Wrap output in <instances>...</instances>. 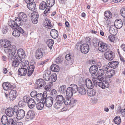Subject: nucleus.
<instances>
[{"label":"nucleus","mask_w":125,"mask_h":125,"mask_svg":"<svg viewBox=\"0 0 125 125\" xmlns=\"http://www.w3.org/2000/svg\"><path fill=\"white\" fill-rule=\"evenodd\" d=\"M70 87L66 90V96L71 98L73 96V94L76 93L77 91V86L74 84H71Z\"/></svg>","instance_id":"obj_1"},{"label":"nucleus","mask_w":125,"mask_h":125,"mask_svg":"<svg viewBox=\"0 0 125 125\" xmlns=\"http://www.w3.org/2000/svg\"><path fill=\"white\" fill-rule=\"evenodd\" d=\"M64 102L63 96L61 95H58L56 98L55 102L53 104V107L55 109H58L62 107Z\"/></svg>","instance_id":"obj_2"},{"label":"nucleus","mask_w":125,"mask_h":125,"mask_svg":"<svg viewBox=\"0 0 125 125\" xmlns=\"http://www.w3.org/2000/svg\"><path fill=\"white\" fill-rule=\"evenodd\" d=\"M27 18L26 14L23 12L20 13L18 15V17L16 18V23L18 25H21L22 21H26Z\"/></svg>","instance_id":"obj_3"},{"label":"nucleus","mask_w":125,"mask_h":125,"mask_svg":"<svg viewBox=\"0 0 125 125\" xmlns=\"http://www.w3.org/2000/svg\"><path fill=\"white\" fill-rule=\"evenodd\" d=\"M15 111H16L15 116L18 119L20 120L23 119L25 115V112L24 110L22 109H19L18 106L17 105H16Z\"/></svg>","instance_id":"obj_4"},{"label":"nucleus","mask_w":125,"mask_h":125,"mask_svg":"<svg viewBox=\"0 0 125 125\" xmlns=\"http://www.w3.org/2000/svg\"><path fill=\"white\" fill-rule=\"evenodd\" d=\"M92 79L93 82V83L94 84V85L97 86H98L103 89H105V87H109V84L106 82H98L97 81V79L93 78Z\"/></svg>","instance_id":"obj_5"},{"label":"nucleus","mask_w":125,"mask_h":125,"mask_svg":"<svg viewBox=\"0 0 125 125\" xmlns=\"http://www.w3.org/2000/svg\"><path fill=\"white\" fill-rule=\"evenodd\" d=\"M16 105H15L13 108H8L5 110V112L6 115L10 117H11L13 116H15Z\"/></svg>","instance_id":"obj_6"},{"label":"nucleus","mask_w":125,"mask_h":125,"mask_svg":"<svg viewBox=\"0 0 125 125\" xmlns=\"http://www.w3.org/2000/svg\"><path fill=\"white\" fill-rule=\"evenodd\" d=\"M47 53L45 50L42 48H39L36 51L35 55L36 58L37 59H39L42 56L46 55Z\"/></svg>","instance_id":"obj_7"},{"label":"nucleus","mask_w":125,"mask_h":125,"mask_svg":"<svg viewBox=\"0 0 125 125\" xmlns=\"http://www.w3.org/2000/svg\"><path fill=\"white\" fill-rule=\"evenodd\" d=\"M14 29L12 34L14 36L18 37L20 36L21 33L23 34L24 33V30L19 26L16 27Z\"/></svg>","instance_id":"obj_8"},{"label":"nucleus","mask_w":125,"mask_h":125,"mask_svg":"<svg viewBox=\"0 0 125 125\" xmlns=\"http://www.w3.org/2000/svg\"><path fill=\"white\" fill-rule=\"evenodd\" d=\"M54 99L52 97H48L46 98L44 100H43L42 102L44 103L45 106L48 107H51L53 103Z\"/></svg>","instance_id":"obj_9"},{"label":"nucleus","mask_w":125,"mask_h":125,"mask_svg":"<svg viewBox=\"0 0 125 125\" xmlns=\"http://www.w3.org/2000/svg\"><path fill=\"white\" fill-rule=\"evenodd\" d=\"M18 56H15V57L21 60H24V59L25 57L26 54L24 50L22 49L18 50L17 52Z\"/></svg>","instance_id":"obj_10"},{"label":"nucleus","mask_w":125,"mask_h":125,"mask_svg":"<svg viewBox=\"0 0 125 125\" xmlns=\"http://www.w3.org/2000/svg\"><path fill=\"white\" fill-rule=\"evenodd\" d=\"M99 50L102 52H104L108 49V46L106 43L102 42H101L100 44L98 45Z\"/></svg>","instance_id":"obj_11"},{"label":"nucleus","mask_w":125,"mask_h":125,"mask_svg":"<svg viewBox=\"0 0 125 125\" xmlns=\"http://www.w3.org/2000/svg\"><path fill=\"white\" fill-rule=\"evenodd\" d=\"M39 16L38 13L36 11H33L31 13V18L33 23L36 24L37 23Z\"/></svg>","instance_id":"obj_12"},{"label":"nucleus","mask_w":125,"mask_h":125,"mask_svg":"<svg viewBox=\"0 0 125 125\" xmlns=\"http://www.w3.org/2000/svg\"><path fill=\"white\" fill-rule=\"evenodd\" d=\"M105 57V59L109 61L113 60L115 57L114 52L112 51H109L104 54Z\"/></svg>","instance_id":"obj_13"},{"label":"nucleus","mask_w":125,"mask_h":125,"mask_svg":"<svg viewBox=\"0 0 125 125\" xmlns=\"http://www.w3.org/2000/svg\"><path fill=\"white\" fill-rule=\"evenodd\" d=\"M35 114L33 111L30 110L27 113L25 117V119L27 121L32 120L35 117Z\"/></svg>","instance_id":"obj_14"},{"label":"nucleus","mask_w":125,"mask_h":125,"mask_svg":"<svg viewBox=\"0 0 125 125\" xmlns=\"http://www.w3.org/2000/svg\"><path fill=\"white\" fill-rule=\"evenodd\" d=\"M80 47V50L83 53H87L89 50V46L85 43L83 44Z\"/></svg>","instance_id":"obj_15"},{"label":"nucleus","mask_w":125,"mask_h":125,"mask_svg":"<svg viewBox=\"0 0 125 125\" xmlns=\"http://www.w3.org/2000/svg\"><path fill=\"white\" fill-rule=\"evenodd\" d=\"M98 70V67L96 65L91 66L89 69L90 73L93 78H94L96 74V72Z\"/></svg>","instance_id":"obj_16"},{"label":"nucleus","mask_w":125,"mask_h":125,"mask_svg":"<svg viewBox=\"0 0 125 125\" xmlns=\"http://www.w3.org/2000/svg\"><path fill=\"white\" fill-rule=\"evenodd\" d=\"M4 51L6 53L15 54L16 51V47L14 45H11L8 48L5 49Z\"/></svg>","instance_id":"obj_17"},{"label":"nucleus","mask_w":125,"mask_h":125,"mask_svg":"<svg viewBox=\"0 0 125 125\" xmlns=\"http://www.w3.org/2000/svg\"><path fill=\"white\" fill-rule=\"evenodd\" d=\"M36 84L38 88H41L44 87L46 85V82L43 79H40L36 81Z\"/></svg>","instance_id":"obj_18"},{"label":"nucleus","mask_w":125,"mask_h":125,"mask_svg":"<svg viewBox=\"0 0 125 125\" xmlns=\"http://www.w3.org/2000/svg\"><path fill=\"white\" fill-rule=\"evenodd\" d=\"M15 57H14V60H13L12 62V66L14 67H17L18 66L20 63H22L24 60H21V59H19Z\"/></svg>","instance_id":"obj_19"},{"label":"nucleus","mask_w":125,"mask_h":125,"mask_svg":"<svg viewBox=\"0 0 125 125\" xmlns=\"http://www.w3.org/2000/svg\"><path fill=\"white\" fill-rule=\"evenodd\" d=\"M104 73V72L103 70L101 69L98 70L96 73L95 76L94 78L97 77V79H98L100 81H101L102 78H100Z\"/></svg>","instance_id":"obj_20"},{"label":"nucleus","mask_w":125,"mask_h":125,"mask_svg":"<svg viewBox=\"0 0 125 125\" xmlns=\"http://www.w3.org/2000/svg\"><path fill=\"white\" fill-rule=\"evenodd\" d=\"M85 83L87 88L89 89H92L94 86V84L93 83L92 81L88 78L85 80Z\"/></svg>","instance_id":"obj_21"},{"label":"nucleus","mask_w":125,"mask_h":125,"mask_svg":"<svg viewBox=\"0 0 125 125\" xmlns=\"http://www.w3.org/2000/svg\"><path fill=\"white\" fill-rule=\"evenodd\" d=\"M123 24L122 21L120 19H117L114 22V26L117 29L121 28Z\"/></svg>","instance_id":"obj_22"},{"label":"nucleus","mask_w":125,"mask_h":125,"mask_svg":"<svg viewBox=\"0 0 125 125\" xmlns=\"http://www.w3.org/2000/svg\"><path fill=\"white\" fill-rule=\"evenodd\" d=\"M17 95V92L16 91L11 90L10 92L9 96L10 100H13L15 99Z\"/></svg>","instance_id":"obj_23"},{"label":"nucleus","mask_w":125,"mask_h":125,"mask_svg":"<svg viewBox=\"0 0 125 125\" xmlns=\"http://www.w3.org/2000/svg\"><path fill=\"white\" fill-rule=\"evenodd\" d=\"M2 86L4 89L6 90H12L14 87L10 83H4L2 84Z\"/></svg>","instance_id":"obj_24"},{"label":"nucleus","mask_w":125,"mask_h":125,"mask_svg":"<svg viewBox=\"0 0 125 125\" xmlns=\"http://www.w3.org/2000/svg\"><path fill=\"white\" fill-rule=\"evenodd\" d=\"M27 103L28 107L31 109L33 108L36 105L35 102L34 100L32 98L29 99Z\"/></svg>","instance_id":"obj_25"},{"label":"nucleus","mask_w":125,"mask_h":125,"mask_svg":"<svg viewBox=\"0 0 125 125\" xmlns=\"http://www.w3.org/2000/svg\"><path fill=\"white\" fill-rule=\"evenodd\" d=\"M15 19V21L13 20H11L9 21L8 24L9 26L13 29H14L16 27H17L19 26L17 25L16 23Z\"/></svg>","instance_id":"obj_26"},{"label":"nucleus","mask_w":125,"mask_h":125,"mask_svg":"<svg viewBox=\"0 0 125 125\" xmlns=\"http://www.w3.org/2000/svg\"><path fill=\"white\" fill-rule=\"evenodd\" d=\"M52 37L54 39L57 38L58 36V32L57 30L55 29H52L50 33Z\"/></svg>","instance_id":"obj_27"},{"label":"nucleus","mask_w":125,"mask_h":125,"mask_svg":"<svg viewBox=\"0 0 125 125\" xmlns=\"http://www.w3.org/2000/svg\"><path fill=\"white\" fill-rule=\"evenodd\" d=\"M115 27L113 26H111L109 29V32L111 34L116 35L118 31Z\"/></svg>","instance_id":"obj_28"},{"label":"nucleus","mask_w":125,"mask_h":125,"mask_svg":"<svg viewBox=\"0 0 125 125\" xmlns=\"http://www.w3.org/2000/svg\"><path fill=\"white\" fill-rule=\"evenodd\" d=\"M92 41L93 46L95 48L98 47V45L99 44H100L101 42L97 38L94 37L93 38Z\"/></svg>","instance_id":"obj_29"},{"label":"nucleus","mask_w":125,"mask_h":125,"mask_svg":"<svg viewBox=\"0 0 125 125\" xmlns=\"http://www.w3.org/2000/svg\"><path fill=\"white\" fill-rule=\"evenodd\" d=\"M77 91L79 94L82 95H84L86 93V90L85 88L83 86L79 87L77 88Z\"/></svg>","instance_id":"obj_30"},{"label":"nucleus","mask_w":125,"mask_h":125,"mask_svg":"<svg viewBox=\"0 0 125 125\" xmlns=\"http://www.w3.org/2000/svg\"><path fill=\"white\" fill-rule=\"evenodd\" d=\"M66 85H62L59 87L58 92L61 94H64L66 92Z\"/></svg>","instance_id":"obj_31"},{"label":"nucleus","mask_w":125,"mask_h":125,"mask_svg":"<svg viewBox=\"0 0 125 125\" xmlns=\"http://www.w3.org/2000/svg\"><path fill=\"white\" fill-rule=\"evenodd\" d=\"M57 75L55 73H53L50 76L49 81L51 82L50 83L51 84H53V82H55L57 79Z\"/></svg>","instance_id":"obj_32"},{"label":"nucleus","mask_w":125,"mask_h":125,"mask_svg":"<svg viewBox=\"0 0 125 125\" xmlns=\"http://www.w3.org/2000/svg\"><path fill=\"white\" fill-rule=\"evenodd\" d=\"M35 66L34 65H30L28 69L27 75L29 76H30L32 74L34 71Z\"/></svg>","instance_id":"obj_33"},{"label":"nucleus","mask_w":125,"mask_h":125,"mask_svg":"<svg viewBox=\"0 0 125 125\" xmlns=\"http://www.w3.org/2000/svg\"><path fill=\"white\" fill-rule=\"evenodd\" d=\"M27 7L30 10L33 11L35 10L36 5L34 2H32L27 5Z\"/></svg>","instance_id":"obj_34"},{"label":"nucleus","mask_w":125,"mask_h":125,"mask_svg":"<svg viewBox=\"0 0 125 125\" xmlns=\"http://www.w3.org/2000/svg\"><path fill=\"white\" fill-rule=\"evenodd\" d=\"M108 64L111 68L114 69L118 67L119 62L117 61H114L109 62Z\"/></svg>","instance_id":"obj_35"},{"label":"nucleus","mask_w":125,"mask_h":125,"mask_svg":"<svg viewBox=\"0 0 125 125\" xmlns=\"http://www.w3.org/2000/svg\"><path fill=\"white\" fill-rule=\"evenodd\" d=\"M50 69L54 72H58L60 70L59 67L55 64H52L50 67Z\"/></svg>","instance_id":"obj_36"},{"label":"nucleus","mask_w":125,"mask_h":125,"mask_svg":"<svg viewBox=\"0 0 125 125\" xmlns=\"http://www.w3.org/2000/svg\"><path fill=\"white\" fill-rule=\"evenodd\" d=\"M27 73V71H26L22 68L21 67L18 70V74L21 76H25L26 75Z\"/></svg>","instance_id":"obj_37"},{"label":"nucleus","mask_w":125,"mask_h":125,"mask_svg":"<svg viewBox=\"0 0 125 125\" xmlns=\"http://www.w3.org/2000/svg\"><path fill=\"white\" fill-rule=\"evenodd\" d=\"M1 121L2 123L4 125L7 124L8 121L7 115H4L1 118Z\"/></svg>","instance_id":"obj_38"},{"label":"nucleus","mask_w":125,"mask_h":125,"mask_svg":"<svg viewBox=\"0 0 125 125\" xmlns=\"http://www.w3.org/2000/svg\"><path fill=\"white\" fill-rule=\"evenodd\" d=\"M54 42V41L52 39H49L47 41V44L50 49H52Z\"/></svg>","instance_id":"obj_39"},{"label":"nucleus","mask_w":125,"mask_h":125,"mask_svg":"<svg viewBox=\"0 0 125 125\" xmlns=\"http://www.w3.org/2000/svg\"><path fill=\"white\" fill-rule=\"evenodd\" d=\"M50 72H48L47 73H45L43 75V77L44 79L46 81H49L50 77Z\"/></svg>","instance_id":"obj_40"},{"label":"nucleus","mask_w":125,"mask_h":125,"mask_svg":"<svg viewBox=\"0 0 125 125\" xmlns=\"http://www.w3.org/2000/svg\"><path fill=\"white\" fill-rule=\"evenodd\" d=\"M44 103L42 102H39L36 104V107L38 110H41L43 108Z\"/></svg>","instance_id":"obj_41"},{"label":"nucleus","mask_w":125,"mask_h":125,"mask_svg":"<svg viewBox=\"0 0 125 125\" xmlns=\"http://www.w3.org/2000/svg\"><path fill=\"white\" fill-rule=\"evenodd\" d=\"M47 7V4L44 1H42L40 4L39 5V9H40L43 10Z\"/></svg>","instance_id":"obj_42"},{"label":"nucleus","mask_w":125,"mask_h":125,"mask_svg":"<svg viewBox=\"0 0 125 125\" xmlns=\"http://www.w3.org/2000/svg\"><path fill=\"white\" fill-rule=\"evenodd\" d=\"M107 77L109 78H111L115 74V71L113 70H111L107 72Z\"/></svg>","instance_id":"obj_43"},{"label":"nucleus","mask_w":125,"mask_h":125,"mask_svg":"<svg viewBox=\"0 0 125 125\" xmlns=\"http://www.w3.org/2000/svg\"><path fill=\"white\" fill-rule=\"evenodd\" d=\"M113 121L115 123L119 125L121 122V120L120 116H116L113 120Z\"/></svg>","instance_id":"obj_44"},{"label":"nucleus","mask_w":125,"mask_h":125,"mask_svg":"<svg viewBox=\"0 0 125 125\" xmlns=\"http://www.w3.org/2000/svg\"><path fill=\"white\" fill-rule=\"evenodd\" d=\"M104 16L106 18L110 19L112 17V15L111 12L108 10L105 11L104 13Z\"/></svg>","instance_id":"obj_45"},{"label":"nucleus","mask_w":125,"mask_h":125,"mask_svg":"<svg viewBox=\"0 0 125 125\" xmlns=\"http://www.w3.org/2000/svg\"><path fill=\"white\" fill-rule=\"evenodd\" d=\"M35 97L36 100L38 101L43 100L42 94L41 93H37Z\"/></svg>","instance_id":"obj_46"},{"label":"nucleus","mask_w":125,"mask_h":125,"mask_svg":"<svg viewBox=\"0 0 125 125\" xmlns=\"http://www.w3.org/2000/svg\"><path fill=\"white\" fill-rule=\"evenodd\" d=\"M55 2V0H47V2L48 5L47 6V7H51L54 4Z\"/></svg>","instance_id":"obj_47"},{"label":"nucleus","mask_w":125,"mask_h":125,"mask_svg":"<svg viewBox=\"0 0 125 125\" xmlns=\"http://www.w3.org/2000/svg\"><path fill=\"white\" fill-rule=\"evenodd\" d=\"M71 98L67 96H65L64 102L66 105H68L70 104Z\"/></svg>","instance_id":"obj_48"},{"label":"nucleus","mask_w":125,"mask_h":125,"mask_svg":"<svg viewBox=\"0 0 125 125\" xmlns=\"http://www.w3.org/2000/svg\"><path fill=\"white\" fill-rule=\"evenodd\" d=\"M16 122L15 120L12 118L9 119L7 125H15Z\"/></svg>","instance_id":"obj_49"},{"label":"nucleus","mask_w":125,"mask_h":125,"mask_svg":"<svg viewBox=\"0 0 125 125\" xmlns=\"http://www.w3.org/2000/svg\"><path fill=\"white\" fill-rule=\"evenodd\" d=\"M95 91L93 89H91L89 91L87 92V94L89 96H93L95 94Z\"/></svg>","instance_id":"obj_50"},{"label":"nucleus","mask_w":125,"mask_h":125,"mask_svg":"<svg viewBox=\"0 0 125 125\" xmlns=\"http://www.w3.org/2000/svg\"><path fill=\"white\" fill-rule=\"evenodd\" d=\"M77 102V100L73 98L71 99L70 104L69 105H70L73 107L76 104Z\"/></svg>","instance_id":"obj_51"},{"label":"nucleus","mask_w":125,"mask_h":125,"mask_svg":"<svg viewBox=\"0 0 125 125\" xmlns=\"http://www.w3.org/2000/svg\"><path fill=\"white\" fill-rule=\"evenodd\" d=\"M115 35L111 34L108 36L109 40L111 42H114L115 41L116 38L115 37Z\"/></svg>","instance_id":"obj_52"},{"label":"nucleus","mask_w":125,"mask_h":125,"mask_svg":"<svg viewBox=\"0 0 125 125\" xmlns=\"http://www.w3.org/2000/svg\"><path fill=\"white\" fill-rule=\"evenodd\" d=\"M26 104L27 103L26 102L22 101H21L19 102L18 104L20 107H23L26 106Z\"/></svg>","instance_id":"obj_53"},{"label":"nucleus","mask_w":125,"mask_h":125,"mask_svg":"<svg viewBox=\"0 0 125 125\" xmlns=\"http://www.w3.org/2000/svg\"><path fill=\"white\" fill-rule=\"evenodd\" d=\"M52 84H51L50 83L48 85H47L44 87V89L46 91H49L51 89V86Z\"/></svg>","instance_id":"obj_54"},{"label":"nucleus","mask_w":125,"mask_h":125,"mask_svg":"<svg viewBox=\"0 0 125 125\" xmlns=\"http://www.w3.org/2000/svg\"><path fill=\"white\" fill-rule=\"evenodd\" d=\"M5 44V48H8L11 45V43L10 41L6 40V42Z\"/></svg>","instance_id":"obj_55"},{"label":"nucleus","mask_w":125,"mask_h":125,"mask_svg":"<svg viewBox=\"0 0 125 125\" xmlns=\"http://www.w3.org/2000/svg\"><path fill=\"white\" fill-rule=\"evenodd\" d=\"M5 42L6 40H5L3 39L0 40V45L1 47L5 48Z\"/></svg>","instance_id":"obj_56"},{"label":"nucleus","mask_w":125,"mask_h":125,"mask_svg":"<svg viewBox=\"0 0 125 125\" xmlns=\"http://www.w3.org/2000/svg\"><path fill=\"white\" fill-rule=\"evenodd\" d=\"M91 39L89 37H87L85 39V42L87 43L86 44L88 45L89 46H90L91 42Z\"/></svg>","instance_id":"obj_57"},{"label":"nucleus","mask_w":125,"mask_h":125,"mask_svg":"<svg viewBox=\"0 0 125 125\" xmlns=\"http://www.w3.org/2000/svg\"><path fill=\"white\" fill-rule=\"evenodd\" d=\"M120 14L121 15L125 18V8H122L120 10Z\"/></svg>","instance_id":"obj_58"},{"label":"nucleus","mask_w":125,"mask_h":125,"mask_svg":"<svg viewBox=\"0 0 125 125\" xmlns=\"http://www.w3.org/2000/svg\"><path fill=\"white\" fill-rule=\"evenodd\" d=\"M72 56L70 54H68L65 56L66 59L67 61H70L72 59Z\"/></svg>","instance_id":"obj_59"},{"label":"nucleus","mask_w":125,"mask_h":125,"mask_svg":"<svg viewBox=\"0 0 125 125\" xmlns=\"http://www.w3.org/2000/svg\"><path fill=\"white\" fill-rule=\"evenodd\" d=\"M49 7H47L45 10L44 12L43 13V15L44 16H47L48 13H49V11L50 10V8H48Z\"/></svg>","instance_id":"obj_60"},{"label":"nucleus","mask_w":125,"mask_h":125,"mask_svg":"<svg viewBox=\"0 0 125 125\" xmlns=\"http://www.w3.org/2000/svg\"><path fill=\"white\" fill-rule=\"evenodd\" d=\"M63 59L61 56L59 57H57L56 60L55 61V62L56 63H59L60 62H62V60Z\"/></svg>","instance_id":"obj_61"},{"label":"nucleus","mask_w":125,"mask_h":125,"mask_svg":"<svg viewBox=\"0 0 125 125\" xmlns=\"http://www.w3.org/2000/svg\"><path fill=\"white\" fill-rule=\"evenodd\" d=\"M38 92L36 91H33L31 92V95L32 97H35Z\"/></svg>","instance_id":"obj_62"},{"label":"nucleus","mask_w":125,"mask_h":125,"mask_svg":"<svg viewBox=\"0 0 125 125\" xmlns=\"http://www.w3.org/2000/svg\"><path fill=\"white\" fill-rule=\"evenodd\" d=\"M81 43V42H79L77 43L75 46V48L77 49V50H78L79 49H80V46H81L83 44H82Z\"/></svg>","instance_id":"obj_63"},{"label":"nucleus","mask_w":125,"mask_h":125,"mask_svg":"<svg viewBox=\"0 0 125 125\" xmlns=\"http://www.w3.org/2000/svg\"><path fill=\"white\" fill-rule=\"evenodd\" d=\"M23 62V61L22 63H21V64H22L21 68H22L23 69H24L26 71H27V70L28 69L29 67L26 66V65H25V64H24V62Z\"/></svg>","instance_id":"obj_64"}]
</instances>
